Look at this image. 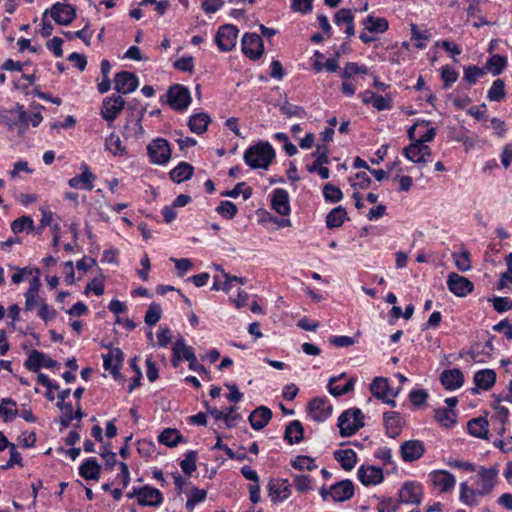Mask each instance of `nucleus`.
I'll return each mask as SVG.
<instances>
[{
	"label": "nucleus",
	"instance_id": "obj_60",
	"mask_svg": "<svg viewBox=\"0 0 512 512\" xmlns=\"http://www.w3.org/2000/svg\"><path fill=\"white\" fill-rule=\"evenodd\" d=\"M196 458L197 453L195 451H189L185 455V458L180 463L181 469L185 474L191 475L196 470Z\"/></svg>",
	"mask_w": 512,
	"mask_h": 512
},
{
	"label": "nucleus",
	"instance_id": "obj_6",
	"mask_svg": "<svg viewBox=\"0 0 512 512\" xmlns=\"http://www.w3.org/2000/svg\"><path fill=\"white\" fill-rule=\"evenodd\" d=\"M238 29L232 24L222 25L216 34L215 42L222 52L231 51L236 45Z\"/></svg>",
	"mask_w": 512,
	"mask_h": 512
},
{
	"label": "nucleus",
	"instance_id": "obj_34",
	"mask_svg": "<svg viewBox=\"0 0 512 512\" xmlns=\"http://www.w3.org/2000/svg\"><path fill=\"white\" fill-rule=\"evenodd\" d=\"M193 166L187 162H180L175 168H173L169 175L172 181L181 183L189 180L193 175Z\"/></svg>",
	"mask_w": 512,
	"mask_h": 512
},
{
	"label": "nucleus",
	"instance_id": "obj_44",
	"mask_svg": "<svg viewBox=\"0 0 512 512\" xmlns=\"http://www.w3.org/2000/svg\"><path fill=\"white\" fill-rule=\"evenodd\" d=\"M173 354L178 355L179 353L182 356V359H185L190 363H192L196 359V355L194 353V349L191 346H187L184 343L182 338L178 339L172 348Z\"/></svg>",
	"mask_w": 512,
	"mask_h": 512
},
{
	"label": "nucleus",
	"instance_id": "obj_4",
	"mask_svg": "<svg viewBox=\"0 0 512 512\" xmlns=\"http://www.w3.org/2000/svg\"><path fill=\"white\" fill-rule=\"evenodd\" d=\"M167 103L173 110L184 111L191 103L190 91L181 84H174L169 87L167 93Z\"/></svg>",
	"mask_w": 512,
	"mask_h": 512
},
{
	"label": "nucleus",
	"instance_id": "obj_50",
	"mask_svg": "<svg viewBox=\"0 0 512 512\" xmlns=\"http://www.w3.org/2000/svg\"><path fill=\"white\" fill-rule=\"evenodd\" d=\"M20 122L19 108L0 113V123L8 127L9 130L15 129Z\"/></svg>",
	"mask_w": 512,
	"mask_h": 512
},
{
	"label": "nucleus",
	"instance_id": "obj_38",
	"mask_svg": "<svg viewBox=\"0 0 512 512\" xmlns=\"http://www.w3.org/2000/svg\"><path fill=\"white\" fill-rule=\"evenodd\" d=\"M210 121L208 114L197 113L190 117L188 126L193 133L202 134L207 130Z\"/></svg>",
	"mask_w": 512,
	"mask_h": 512
},
{
	"label": "nucleus",
	"instance_id": "obj_54",
	"mask_svg": "<svg viewBox=\"0 0 512 512\" xmlns=\"http://www.w3.org/2000/svg\"><path fill=\"white\" fill-rule=\"evenodd\" d=\"M207 491L204 489H199L197 487L192 488L190 496L186 502V508L189 511H192L196 504L203 502L206 499Z\"/></svg>",
	"mask_w": 512,
	"mask_h": 512
},
{
	"label": "nucleus",
	"instance_id": "obj_18",
	"mask_svg": "<svg viewBox=\"0 0 512 512\" xmlns=\"http://www.w3.org/2000/svg\"><path fill=\"white\" fill-rule=\"evenodd\" d=\"M358 478L365 485H377L384 479L383 470L376 466H361L358 469Z\"/></svg>",
	"mask_w": 512,
	"mask_h": 512
},
{
	"label": "nucleus",
	"instance_id": "obj_29",
	"mask_svg": "<svg viewBox=\"0 0 512 512\" xmlns=\"http://www.w3.org/2000/svg\"><path fill=\"white\" fill-rule=\"evenodd\" d=\"M479 477L482 482L480 494L488 495L495 486V479L498 474V470L496 468H484L481 467L479 469Z\"/></svg>",
	"mask_w": 512,
	"mask_h": 512
},
{
	"label": "nucleus",
	"instance_id": "obj_49",
	"mask_svg": "<svg viewBox=\"0 0 512 512\" xmlns=\"http://www.w3.org/2000/svg\"><path fill=\"white\" fill-rule=\"evenodd\" d=\"M505 97V83L502 79L493 82L488 91L487 98L490 101L499 102Z\"/></svg>",
	"mask_w": 512,
	"mask_h": 512
},
{
	"label": "nucleus",
	"instance_id": "obj_58",
	"mask_svg": "<svg viewBox=\"0 0 512 512\" xmlns=\"http://www.w3.org/2000/svg\"><path fill=\"white\" fill-rule=\"evenodd\" d=\"M459 77L458 72L449 65H445L441 68V78L444 83V88H449L453 83L457 81Z\"/></svg>",
	"mask_w": 512,
	"mask_h": 512
},
{
	"label": "nucleus",
	"instance_id": "obj_42",
	"mask_svg": "<svg viewBox=\"0 0 512 512\" xmlns=\"http://www.w3.org/2000/svg\"><path fill=\"white\" fill-rule=\"evenodd\" d=\"M182 440V436L176 429L167 428L158 436V441L168 447H175Z\"/></svg>",
	"mask_w": 512,
	"mask_h": 512
},
{
	"label": "nucleus",
	"instance_id": "obj_11",
	"mask_svg": "<svg viewBox=\"0 0 512 512\" xmlns=\"http://www.w3.org/2000/svg\"><path fill=\"white\" fill-rule=\"evenodd\" d=\"M138 77L128 71L118 72L114 77V89L120 94H129L138 87Z\"/></svg>",
	"mask_w": 512,
	"mask_h": 512
},
{
	"label": "nucleus",
	"instance_id": "obj_13",
	"mask_svg": "<svg viewBox=\"0 0 512 512\" xmlns=\"http://www.w3.org/2000/svg\"><path fill=\"white\" fill-rule=\"evenodd\" d=\"M125 106V100L122 96L107 97L103 100L101 115L106 121H114Z\"/></svg>",
	"mask_w": 512,
	"mask_h": 512
},
{
	"label": "nucleus",
	"instance_id": "obj_36",
	"mask_svg": "<svg viewBox=\"0 0 512 512\" xmlns=\"http://www.w3.org/2000/svg\"><path fill=\"white\" fill-rule=\"evenodd\" d=\"M334 457L346 471L352 470L357 462V455L352 449L338 450L334 453Z\"/></svg>",
	"mask_w": 512,
	"mask_h": 512
},
{
	"label": "nucleus",
	"instance_id": "obj_37",
	"mask_svg": "<svg viewBox=\"0 0 512 512\" xmlns=\"http://www.w3.org/2000/svg\"><path fill=\"white\" fill-rule=\"evenodd\" d=\"M347 219V212L343 206L333 208L326 216V226L329 229L340 227Z\"/></svg>",
	"mask_w": 512,
	"mask_h": 512
},
{
	"label": "nucleus",
	"instance_id": "obj_57",
	"mask_svg": "<svg viewBox=\"0 0 512 512\" xmlns=\"http://www.w3.org/2000/svg\"><path fill=\"white\" fill-rule=\"evenodd\" d=\"M218 214L226 219H232L238 212L237 206L231 201H221L216 208Z\"/></svg>",
	"mask_w": 512,
	"mask_h": 512
},
{
	"label": "nucleus",
	"instance_id": "obj_33",
	"mask_svg": "<svg viewBox=\"0 0 512 512\" xmlns=\"http://www.w3.org/2000/svg\"><path fill=\"white\" fill-rule=\"evenodd\" d=\"M476 386L483 390H489L496 382V373L491 369L480 370L474 375Z\"/></svg>",
	"mask_w": 512,
	"mask_h": 512
},
{
	"label": "nucleus",
	"instance_id": "obj_52",
	"mask_svg": "<svg viewBox=\"0 0 512 512\" xmlns=\"http://www.w3.org/2000/svg\"><path fill=\"white\" fill-rule=\"evenodd\" d=\"M337 377H332L328 383V390L330 394L333 396H341L346 394L354 389V380L350 379L344 386H334V383L337 381Z\"/></svg>",
	"mask_w": 512,
	"mask_h": 512
},
{
	"label": "nucleus",
	"instance_id": "obj_24",
	"mask_svg": "<svg viewBox=\"0 0 512 512\" xmlns=\"http://www.w3.org/2000/svg\"><path fill=\"white\" fill-rule=\"evenodd\" d=\"M383 421L386 427V433L389 437L395 438L398 436L404 426V420L398 412H385L383 414Z\"/></svg>",
	"mask_w": 512,
	"mask_h": 512
},
{
	"label": "nucleus",
	"instance_id": "obj_31",
	"mask_svg": "<svg viewBox=\"0 0 512 512\" xmlns=\"http://www.w3.org/2000/svg\"><path fill=\"white\" fill-rule=\"evenodd\" d=\"M101 466L95 458L87 459L80 467L79 474L86 480H98Z\"/></svg>",
	"mask_w": 512,
	"mask_h": 512
},
{
	"label": "nucleus",
	"instance_id": "obj_47",
	"mask_svg": "<svg viewBox=\"0 0 512 512\" xmlns=\"http://www.w3.org/2000/svg\"><path fill=\"white\" fill-rule=\"evenodd\" d=\"M62 34L68 39L73 40L75 38L81 39L86 46H90L93 31L90 29L89 24H86L83 29L78 31H62Z\"/></svg>",
	"mask_w": 512,
	"mask_h": 512
},
{
	"label": "nucleus",
	"instance_id": "obj_26",
	"mask_svg": "<svg viewBox=\"0 0 512 512\" xmlns=\"http://www.w3.org/2000/svg\"><path fill=\"white\" fill-rule=\"evenodd\" d=\"M122 361L123 353L119 348H113L108 354L103 355L104 369L109 371L115 378L119 375V366Z\"/></svg>",
	"mask_w": 512,
	"mask_h": 512
},
{
	"label": "nucleus",
	"instance_id": "obj_7",
	"mask_svg": "<svg viewBox=\"0 0 512 512\" xmlns=\"http://www.w3.org/2000/svg\"><path fill=\"white\" fill-rule=\"evenodd\" d=\"M423 498V487L420 483L405 482L398 493V501L403 504L418 505Z\"/></svg>",
	"mask_w": 512,
	"mask_h": 512
},
{
	"label": "nucleus",
	"instance_id": "obj_56",
	"mask_svg": "<svg viewBox=\"0 0 512 512\" xmlns=\"http://www.w3.org/2000/svg\"><path fill=\"white\" fill-rule=\"evenodd\" d=\"M323 196L327 202L337 203L342 197V191L340 188L328 183L323 187Z\"/></svg>",
	"mask_w": 512,
	"mask_h": 512
},
{
	"label": "nucleus",
	"instance_id": "obj_59",
	"mask_svg": "<svg viewBox=\"0 0 512 512\" xmlns=\"http://www.w3.org/2000/svg\"><path fill=\"white\" fill-rule=\"evenodd\" d=\"M280 111L285 114L287 117H299L304 118L306 116V111L303 107L291 104L289 102H285L281 107Z\"/></svg>",
	"mask_w": 512,
	"mask_h": 512
},
{
	"label": "nucleus",
	"instance_id": "obj_5",
	"mask_svg": "<svg viewBox=\"0 0 512 512\" xmlns=\"http://www.w3.org/2000/svg\"><path fill=\"white\" fill-rule=\"evenodd\" d=\"M147 152L151 162L158 165L167 163L171 158L169 142L164 138H157L147 146Z\"/></svg>",
	"mask_w": 512,
	"mask_h": 512
},
{
	"label": "nucleus",
	"instance_id": "obj_15",
	"mask_svg": "<svg viewBox=\"0 0 512 512\" xmlns=\"http://www.w3.org/2000/svg\"><path fill=\"white\" fill-rule=\"evenodd\" d=\"M137 500L141 506L158 507L163 502V496L160 490L146 485L138 489Z\"/></svg>",
	"mask_w": 512,
	"mask_h": 512
},
{
	"label": "nucleus",
	"instance_id": "obj_63",
	"mask_svg": "<svg viewBox=\"0 0 512 512\" xmlns=\"http://www.w3.org/2000/svg\"><path fill=\"white\" fill-rule=\"evenodd\" d=\"M354 21V15L352 13V10L342 8L339 11L336 12L334 16V22L337 26H341L343 24L349 25L353 23Z\"/></svg>",
	"mask_w": 512,
	"mask_h": 512
},
{
	"label": "nucleus",
	"instance_id": "obj_39",
	"mask_svg": "<svg viewBox=\"0 0 512 512\" xmlns=\"http://www.w3.org/2000/svg\"><path fill=\"white\" fill-rule=\"evenodd\" d=\"M304 436V429L300 421H292L285 430V439L289 444L299 443Z\"/></svg>",
	"mask_w": 512,
	"mask_h": 512
},
{
	"label": "nucleus",
	"instance_id": "obj_62",
	"mask_svg": "<svg viewBox=\"0 0 512 512\" xmlns=\"http://www.w3.org/2000/svg\"><path fill=\"white\" fill-rule=\"evenodd\" d=\"M292 466L295 468V469H299V470H313L315 469L317 466L314 462V459L308 457V456H297L293 461H292Z\"/></svg>",
	"mask_w": 512,
	"mask_h": 512
},
{
	"label": "nucleus",
	"instance_id": "obj_51",
	"mask_svg": "<svg viewBox=\"0 0 512 512\" xmlns=\"http://www.w3.org/2000/svg\"><path fill=\"white\" fill-rule=\"evenodd\" d=\"M486 74L485 68H481L476 65H471L464 67V77L463 79L468 82L470 85H473L477 82L478 78L483 77Z\"/></svg>",
	"mask_w": 512,
	"mask_h": 512
},
{
	"label": "nucleus",
	"instance_id": "obj_41",
	"mask_svg": "<svg viewBox=\"0 0 512 512\" xmlns=\"http://www.w3.org/2000/svg\"><path fill=\"white\" fill-rule=\"evenodd\" d=\"M507 65V59L499 54L492 55L486 63L485 70L490 71L494 76L503 72Z\"/></svg>",
	"mask_w": 512,
	"mask_h": 512
},
{
	"label": "nucleus",
	"instance_id": "obj_46",
	"mask_svg": "<svg viewBox=\"0 0 512 512\" xmlns=\"http://www.w3.org/2000/svg\"><path fill=\"white\" fill-rule=\"evenodd\" d=\"M435 419L444 427L449 428L456 423V413L447 408H438L435 411Z\"/></svg>",
	"mask_w": 512,
	"mask_h": 512
},
{
	"label": "nucleus",
	"instance_id": "obj_35",
	"mask_svg": "<svg viewBox=\"0 0 512 512\" xmlns=\"http://www.w3.org/2000/svg\"><path fill=\"white\" fill-rule=\"evenodd\" d=\"M143 115L144 110H141L138 112L135 118L127 120L123 132L125 137H139L144 133V129L141 125Z\"/></svg>",
	"mask_w": 512,
	"mask_h": 512
},
{
	"label": "nucleus",
	"instance_id": "obj_55",
	"mask_svg": "<svg viewBox=\"0 0 512 512\" xmlns=\"http://www.w3.org/2000/svg\"><path fill=\"white\" fill-rule=\"evenodd\" d=\"M452 258H453L455 266L457 267L458 270H460L462 272H466V271L470 270L471 262H470L468 251H462L460 253L454 252L452 254Z\"/></svg>",
	"mask_w": 512,
	"mask_h": 512
},
{
	"label": "nucleus",
	"instance_id": "obj_45",
	"mask_svg": "<svg viewBox=\"0 0 512 512\" xmlns=\"http://www.w3.org/2000/svg\"><path fill=\"white\" fill-rule=\"evenodd\" d=\"M365 28L369 32L384 33L388 29V21L385 18L369 15L365 22Z\"/></svg>",
	"mask_w": 512,
	"mask_h": 512
},
{
	"label": "nucleus",
	"instance_id": "obj_27",
	"mask_svg": "<svg viewBox=\"0 0 512 512\" xmlns=\"http://www.w3.org/2000/svg\"><path fill=\"white\" fill-rule=\"evenodd\" d=\"M441 383L447 390L460 388L464 382L463 373L459 369L444 370L441 373Z\"/></svg>",
	"mask_w": 512,
	"mask_h": 512
},
{
	"label": "nucleus",
	"instance_id": "obj_40",
	"mask_svg": "<svg viewBox=\"0 0 512 512\" xmlns=\"http://www.w3.org/2000/svg\"><path fill=\"white\" fill-rule=\"evenodd\" d=\"M0 416L5 422H9L18 416L16 402L11 398H3L0 403Z\"/></svg>",
	"mask_w": 512,
	"mask_h": 512
},
{
	"label": "nucleus",
	"instance_id": "obj_1",
	"mask_svg": "<svg viewBox=\"0 0 512 512\" xmlns=\"http://www.w3.org/2000/svg\"><path fill=\"white\" fill-rule=\"evenodd\" d=\"M244 161L252 169H267L275 158L269 142H258L244 152Z\"/></svg>",
	"mask_w": 512,
	"mask_h": 512
},
{
	"label": "nucleus",
	"instance_id": "obj_28",
	"mask_svg": "<svg viewBox=\"0 0 512 512\" xmlns=\"http://www.w3.org/2000/svg\"><path fill=\"white\" fill-rule=\"evenodd\" d=\"M272 417V411L266 406L257 407L249 416L251 427L255 430L264 428Z\"/></svg>",
	"mask_w": 512,
	"mask_h": 512
},
{
	"label": "nucleus",
	"instance_id": "obj_8",
	"mask_svg": "<svg viewBox=\"0 0 512 512\" xmlns=\"http://www.w3.org/2000/svg\"><path fill=\"white\" fill-rule=\"evenodd\" d=\"M242 52L251 60L259 59L264 53L262 38L256 33H245L242 38Z\"/></svg>",
	"mask_w": 512,
	"mask_h": 512
},
{
	"label": "nucleus",
	"instance_id": "obj_25",
	"mask_svg": "<svg viewBox=\"0 0 512 512\" xmlns=\"http://www.w3.org/2000/svg\"><path fill=\"white\" fill-rule=\"evenodd\" d=\"M370 391L372 395L379 400H385L388 396L395 398L399 393V390H390L388 380L382 377H376L373 380L370 385Z\"/></svg>",
	"mask_w": 512,
	"mask_h": 512
},
{
	"label": "nucleus",
	"instance_id": "obj_22",
	"mask_svg": "<svg viewBox=\"0 0 512 512\" xmlns=\"http://www.w3.org/2000/svg\"><path fill=\"white\" fill-rule=\"evenodd\" d=\"M431 482L435 487H439L442 493L448 492L455 485V477L448 471L437 470L429 475Z\"/></svg>",
	"mask_w": 512,
	"mask_h": 512
},
{
	"label": "nucleus",
	"instance_id": "obj_48",
	"mask_svg": "<svg viewBox=\"0 0 512 512\" xmlns=\"http://www.w3.org/2000/svg\"><path fill=\"white\" fill-rule=\"evenodd\" d=\"M105 147L113 155L122 156L125 153V148L122 146L120 137L115 133H111L105 140Z\"/></svg>",
	"mask_w": 512,
	"mask_h": 512
},
{
	"label": "nucleus",
	"instance_id": "obj_21",
	"mask_svg": "<svg viewBox=\"0 0 512 512\" xmlns=\"http://www.w3.org/2000/svg\"><path fill=\"white\" fill-rule=\"evenodd\" d=\"M25 367L33 372H37L42 366L52 368L56 365V361L47 357L44 353L33 350L28 359L24 363Z\"/></svg>",
	"mask_w": 512,
	"mask_h": 512
},
{
	"label": "nucleus",
	"instance_id": "obj_17",
	"mask_svg": "<svg viewBox=\"0 0 512 512\" xmlns=\"http://www.w3.org/2000/svg\"><path fill=\"white\" fill-rule=\"evenodd\" d=\"M272 209L282 215L287 216L291 212L288 192L283 188H277L272 192Z\"/></svg>",
	"mask_w": 512,
	"mask_h": 512
},
{
	"label": "nucleus",
	"instance_id": "obj_64",
	"mask_svg": "<svg viewBox=\"0 0 512 512\" xmlns=\"http://www.w3.org/2000/svg\"><path fill=\"white\" fill-rule=\"evenodd\" d=\"M399 504V501L393 498H383L379 501L377 510L378 512H395Z\"/></svg>",
	"mask_w": 512,
	"mask_h": 512
},
{
	"label": "nucleus",
	"instance_id": "obj_14",
	"mask_svg": "<svg viewBox=\"0 0 512 512\" xmlns=\"http://www.w3.org/2000/svg\"><path fill=\"white\" fill-rule=\"evenodd\" d=\"M403 155L414 163L425 164L431 156V149L427 145H422L414 141L403 149Z\"/></svg>",
	"mask_w": 512,
	"mask_h": 512
},
{
	"label": "nucleus",
	"instance_id": "obj_32",
	"mask_svg": "<svg viewBox=\"0 0 512 512\" xmlns=\"http://www.w3.org/2000/svg\"><path fill=\"white\" fill-rule=\"evenodd\" d=\"M485 496L480 494V490L470 488L466 482L460 484L459 499L468 506H476L479 503V497Z\"/></svg>",
	"mask_w": 512,
	"mask_h": 512
},
{
	"label": "nucleus",
	"instance_id": "obj_23",
	"mask_svg": "<svg viewBox=\"0 0 512 512\" xmlns=\"http://www.w3.org/2000/svg\"><path fill=\"white\" fill-rule=\"evenodd\" d=\"M268 491L272 502L282 501L290 496L291 485L286 479L279 481L271 480L268 483Z\"/></svg>",
	"mask_w": 512,
	"mask_h": 512
},
{
	"label": "nucleus",
	"instance_id": "obj_43",
	"mask_svg": "<svg viewBox=\"0 0 512 512\" xmlns=\"http://www.w3.org/2000/svg\"><path fill=\"white\" fill-rule=\"evenodd\" d=\"M34 229V221L30 216H21L11 223V230L14 234H19L23 231L29 233L34 231Z\"/></svg>",
	"mask_w": 512,
	"mask_h": 512
},
{
	"label": "nucleus",
	"instance_id": "obj_19",
	"mask_svg": "<svg viewBox=\"0 0 512 512\" xmlns=\"http://www.w3.org/2000/svg\"><path fill=\"white\" fill-rule=\"evenodd\" d=\"M82 173L68 180V185L74 189L86 188L92 190L93 182L96 176L90 171L86 163H82L80 167Z\"/></svg>",
	"mask_w": 512,
	"mask_h": 512
},
{
	"label": "nucleus",
	"instance_id": "obj_10",
	"mask_svg": "<svg viewBox=\"0 0 512 512\" xmlns=\"http://www.w3.org/2000/svg\"><path fill=\"white\" fill-rule=\"evenodd\" d=\"M52 19L59 25H69L76 18V9L71 4L57 2L50 9Z\"/></svg>",
	"mask_w": 512,
	"mask_h": 512
},
{
	"label": "nucleus",
	"instance_id": "obj_16",
	"mask_svg": "<svg viewBox=\"0 0 512 512\" xmlns=\"http://www.w3.org/2000/svg\"><path fill=\"white\" fill-rule=\"evenodd\" d=\"M401 457L405 462L418 460L425 453L424 443L420 440H408L400 446Z\"/></svg>",
	"mask_w": 512,
	"mask_h": 512
},
{
	"label": "nucleus",
	"instance_id": "obj_53",
	"mask_svg": "<svg viewBox=\"0 0 512 512\" xmlns=\"http://www.w3.org/2000/svg\"><path fill=\"white\" fill-rule=\"evenodd\" d=\"M367 73H368L367 66L359 65L358 63H355V62H348L343 69L341 77L345 80H348L356 74H367Z\"/></svg>",
	"mask_w": 512,
	"mask_h": 512
},
{
	"label": "nucleus",
	"instance_id": "obj_61",
	"mask_svg": "<svg viewBox=\"0 0 512 512\" xmlns=\"http://www.w3.org/2000/svg\"><path fill=\"white\" fill-rule=\"evenodd\" d=\"M293 484L295 488L301 493H306L312 489L311 478L307 475H293Z\"/></svg>",
	"mask_w": 512,
	"mask_h": 512
},
{
	"label": "nucleus",
	"instance_id": "obj_3",
	"mask_svg": "<svg viewBox=\"0 0 512 512\" xmlns=\"http://www.w3.org/2000/svg\"><path fill=\"white\" fill-rule=\"evenodd\" d=\"M364 415L358 408L348 409L338 419V427L342 437H349L355 434L364 426Z\"/></svg>",
	"mask_w": 512,
	"mask_h": 512
},
{
	"label": "nucleus",
	"instance_id": "obj_9",
	"mask_svg": "<svg viewBox=\"0 0 512 512\" xmlns=\"http://www.w3.org/2000/svg\"><path fill=\"white\" fill-rule=\"evenodd\" d=\"M332 405L326 398H314L307 406L309 417L316 422L327 420L332 413Z\"/></svg>",
	"mask_w": 512,
	"mask_h": 512
},
{
	"label": "nucleus",
	"instance_id": "obj_30",
	"mask_svg": "<svg viewBox=\"0 0 512 512\" xmlns=\"http://www.w3.org/2000/svg\"><path fill=\"white\" fill-rule=\"evenodd\" d=\"M469 433L477 438L488 439V421L483 417L473 418L468 422Z\"/></svg>",
	"mask_w": 512,
	"mask_h": 512
},
{
	"label": "nucleus",
	"instance_id": "obj_2",
	"mask_svg": "<svg viewBox=\"0 0 512 512\" xmlns=\"http://www.w3.org/2000/svg\"><path fill=\"white\" fill-rule=\"evenodd\" d=\"M40 285L41 283L38 277H34L30 281L29 288L25 293L24 313L27 314L35 308H38L37 316L42 320H47L54 316V310H50L46 302L39 297L38 293Z\"/></svg>",
	"mask_w": 512,
	"mask_h": 512
},
{
	"label": "nucleus",
	"instance_id": "obj_20",
	"mask_svg": "<svg viewBox=\"0 0 512 512\" xmlns=\"http://www.w3.org/2000/svg\"><path fill=\"white\" fill-rule=\"evenodd\" d=\"M354 495V486L350 480H342L330 487V496L336 502H344Z\"/></svg>",
	"mask_w": 512,
	"mask_h": 512
},
{
	"label": "nucleus",
	"instance_id": "obj_12",
	"mask_svg": "<svg viewBox=\"0 0 512 512\" xmlns=\"http://www.w3.org/2000/svg\"><path fill=\"white\" fill-rule=\"evenodd\" d=\"M447 286L453 294L459 297L468 295L474 289V285L469 279L454 272L448 275Z\"/></svg>",
	"mask_w": 512,
	"mask_h": 512
}]
</instances>
